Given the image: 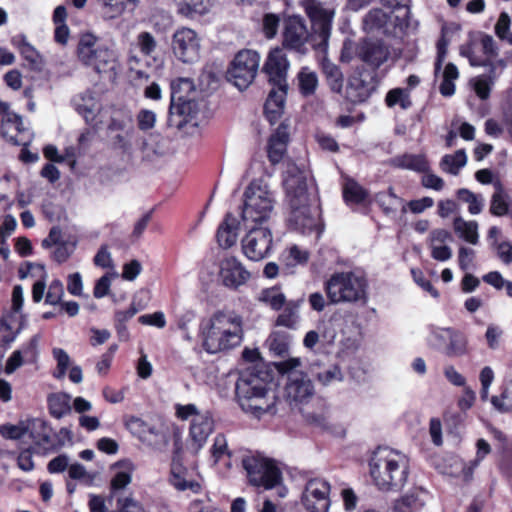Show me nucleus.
<instances>
[{
	"label": "nucleus",
	"mask_w": 512,
	"mask_h": 512,
	"mask_svg": "<svg viewBox=\"0 0 512 512\" xmlns=\"http://www.w3.org/2000/svg\"><path fill=\"white\" fill-rule=\"evenodd\" d=\"M444 354L448 357H459L467 353L468 341L466 336L459 330L453 328Z\"/></svg>",
	"instance_id": "41"
},
{
	"label": "nucleus",
	"mask_w": 512,
	"mask_h": 512,
	"mask_svg": "<svg viewBox=\"0 0 512 512\" xmlns=\"http://www.w3.org/2000/svg\"><path fill=\"white\" fill-rule=\"evenodd\" d=\"M118 274L113 272L112 274H105L96 281L93 289V295L95 298L100 299L107 296L110 292L112 278L117 277Z\"/></svg>",
	"instance_id": "55"
},
{
	"label": "nucleus",
	"mask_w": 512,
	"mask_h": 512,
	"mask_svg": "<svg viewBox=\"0 0 512 512\" xmlns=\"http://www.w3.org/2000/svg\"><path fill=\"white\" fill-rule=\"evenodd\" d=\"M281 18L279 14L265 13L262 16L260 29L266 39H274L278 34Z\"/></svg>",
	"instance_id": "47"
},
{
	"label": "nucleus",
	"mask_w": 512,
	"mask_h": 512,
	"mask_svg": "<svg viewBox=\"0 0 512 512\" xmlns=\"http://www.w3.org/2000/svg\"><path fill=\"white\" fill-rule=\"evenodd\" d=\"M467 163V155L464 149L457 150L454 154L444 155L440 162L443 171L457 175L462 167Z\"/></svg>",
	"instance_id": "40"
},
{
	"label": "nucleus",
	"mask_w": 512,
	"mask_h": 512,
	"mask_svg": "<svg viewBox=\"0 0 512 512\" xmlns=\"http://www.w3.org/2000/svg\"><path fill=\"white\" fill-rule=\"evenodd\" d=\"M452 330H453V328H451V327H447V328L434 327V326L431 327L430 334L428 337L429 344L433 348L444 352V350L448 344L449 338L451 337L450 335L452 333Z\"/></svg>",
	"instance_id": "45"
},
{
	"label": "nucleus",
	"mask_w": 512,
	"mask_h": 512,
	"mask_svg": "<svg viewBox=\"0 0 512 512\" xmlns=\"http://www.w3.org/2000/svg\"><path fill=\"white\" fill-rule=\"evenodd\" d=\"M343 197L348 203L359 204L367 197V192L356 181L349 179L343 187Z\"/></svg>",
	"instance_id": "46"
},
{
	"label": "nucleus",
	"mask_w": 512,
	"mask_h": 512,
	"mask_svg": "<svg viewBox=\"0 0 512 512\" xmlns=\"http://www.w3.org/2000/svg\"><path fill=\"white\" fill-rule=\"evenodd\" d=\"M202 335L208 353L231 349L242 340V318L235 312H216L203 325Z\"/></svg>",
	"instance_id": "4"
},
{
	"label": "nucleus",
	"mask_w": 512,
	"mask_h": 512,
	"mask_svg": "<svg viewBox=\"0 0 512 512\" xmlns=\"http://www.w3.org/2000/svg\"><path fill=\"white\" fill-rule=\"evenodd\" d=\"M409 458L390 447H378L369 459V473L374 485L383 492H398L406 484Z\"/></svg>",
	"instance_id": "2"
},
{
	"label": "nucleus",
	"mask_w": 512,
	"mask_h": 512,
	"mask_svg": "<svg viewBox=\"0 0 512 512\" xmlns=\"http://www.w3.org/2000/svg\"><path fill=\"white\" fill-rule=\"evenodd\" d=\"M315 377L323 386H328L335 382H341L343 380V373L338 365H331L317 372Z\"/></svg>",
	"instance_id": "50"
},
{
	"label": "nucleus",
	"mask_w": 512,
	"mask_h": 512,
	"mask_svg": "<svg viewBox=\"0 0 512 512\" xmlns=\"http://www.w3.org/2000/svg\"><path fill=\"white\" fill-rule=\"evenodd\" d=\"M214 430V419L210 411L191 419L189 436L194 452H199L206 444L208 437Z\"/></svg>",
	"instance_id": "23"
},
{
	"label": "nucleus",
	"mask_w": 512,
	"mask_h": 512,
	"mask_svg": "<svg viewBox=\"0 0 512 512\" xmlns=\"http://www.w3.org/2000/svg\"><path fill=\"white\" fill-rule=\"evenodd\" d=\"M300 365V360L292 358L279 364V371L288 373L285 387L287 398L292 402H304L312 397L314 388L311 380L302 372L294 370Z\"/></svg>",
	"instance_id": "15"
},
{
	"label": "nucleus",
	"mask_w": 512,
	"mask_h": 512,
	"mask_svg": "<svg viewBox=\"0 0 512 512\" xmlns=\"http://www.w3.org/2000/svg\"><path fill=\"white\" fill-rule=\"evenodd\" d=\"M368 280L358 270L333 273L324 282V291L330 304H365L368 300Z\"/></svg>",
	"instance_id": "6"
},
{
	"label": "nucleus",
	"mask_w": 512,
	"mask_h": 512,
	"mask_svg": "<svg viewBox=\"0 0 512 512\" xmlns=\"http://www.w3.org/2000/svg\"><path fill=\"white\" fill-rule=\"evenodd\" d=\"M455 233L466 242L476 245L479 241L478 224L476 221H466L462 217H456L453 221Z\"/></svg>",
	"instance_id": "38"
},
{
	"label": "nucleus",
	"mask_w": 512,
	"mask_h": 512,
	"mask_svg": "<svg viewBox=\"0 0 512 512\" xmlns=\"http://www.w3.org/2000/svg\"><path fill=\"white\" fill-rule=\"evenodd\" d=\"M64 294L63 284L59 280L51 282L48 291L45 296V302L51 305L60 303V300Z\"/></svg>",
	"instance_id": "59"
},
{
	"label": "nucleus",
	"mask_w": 512,
	"mask_h": 512,
	"mask_svg": "<svg viewBox=\"0 0 512 512\" xmlns=\"http://www.w3.org/2000/svg\"><path fill=\"white\" fill-rule=\"evenodd\" d=\"M289 62L282 49L272 50L264 64L263 71L267 74L272 88L264 105L266 118L274 124L282 116L285 97L288 90L287 71Z\"/></svg>",
	"instance_id": "5"
},
{
	"label": "nucleus",
	"mask_w": 512,
	"mask_h": 512,
	"mask_svg": "<svg viewBox=\"0 0 512 512\" xmlns=\"http://www.w3.org/2000/svg\"><path fill=\"white\" fill-rule=\"evenodd\" d=\"M75 110L84 118L86 124L97 130L103 123L99 114L101 103L92 92H85L74 99Z\"/></svg>",
	"instance_id": "24"
},
{
	"label": "nucleus",
	"mask_w": 512,
	"mask_h": 512,
	"mask_svg": "<svg viewBox=\"0 0 512 512\" xmlns=\"http://www.w3.org/2000/svg\"><path fill=\"white\" fill-rule=\"evenodd\" d=\"M356 56L375 71L389 59L390 50L383 41L367 38L357 44Z\"/></svg>",
	"instance_id": "20"
},
{
	"label": "nucleus",
	"mask_w": 512,
	"mask_h": 512,
	"mask_svg": "<svg viewBox=\"0 0 512 512\" xmlns=\"http://www.w3.org/2000/svg\"><path fill=\"white\" fill-rule=\"evenodd\" d=\"M137 45L140 52L145 56H151L157 48V42L149 32H141L137 36Z\"/></svg>",
	"instance_id": "54"
},
{
	"label": "nucleus",
	"mask_w": 512,
	"mask_h": 512,
	"mask_svg": "<svg viewBox=\"0 0 512 512\" xmlns=\"http://www.w3.org/2000/svg\"><path fill=\"white\" fill-rule=\"evenodd\" d=\"M211 0H181L177 4V11L180 15L194 19L208 12Z\"/></svg>",
	"instance_id": "37"
},
{
	"label": "nucleus",
	"mask_w": 512,
	"mask_h": 512,
	"mask_svg": "<svg viewBox=\"0 0 512 512\" xmlns=\"http://www.w3.org/2000/svg\"><path fill=\"white\" fill-rule=\"evenodd\" d=\"M188 471L180 464L173 463L171 468V484L179 491L191 490L193 493H198L201 490V485L192 479L187 478Z\"/></svg>",
	"instance_id": "33"
},
{
	"label": "nucleus",
	"mask_w": 512,
	"mask_h": 512,
	"mask_svg": "<svg viewBox=\"0 0 512 512\" xmlns=\"http://www.w3.org/2000/svg\"><path fill=\"white\" fill-rule=\"evenodd\" d=\"M114 133L115 135H109L112 146L124 152L128 151L131 148L129 129Z\"/></svg>",
	"instance_id": "61"
},
{
	"label": "nucleus",
	"mask_w": 512,
	"mask_h": 512,
	"mask_svg": "<svg viewBox=\"0 0 512 512\" xmlns=\"http://www.w3.org/2000/svg\"><path fill=\"white\" fill-rule=\"evenodd\" d=\"M241 244L244 255L252 261H260L271 254L273 235L268 227L249 225Z\"/></svg>",
	"instance_id": "16"
},
{
	"label": "nucleus",
	"mask_w": 512,
	"mask_h": 512,
	"mask_svg": "<svg viewBox=\"0 0 512 512\" xmlns=\"http://www.w3.org/2000/svg\"><path fill=\"white\" fill-rule=\"evenodd\" d=\"M239 222L231 213H227L217 230L216 238L220 247L228 249L237 242Z\"/></svg>",
	"instance_id": "27"
},
{
	"label": "nucleus",
	"mask_w": 512,
	"mask_h": 512,
	"mask_svg": "<svg viewBox=\"0 0 512 512\" xmlns=\"http://www.w3.org/2000/svg\"><path fill=\"white\" fill-rule=\"evenodd\" d=\"M276 204V194L266 179L253 180L243 194L242 221L249 225H263L272 216Z\"/></svg>",
	"instance_id": "7"
},
{
	"label": "nucleus",
	"mask_w": 512,
	"mask_h": 512,
	"mask_svg": "<svg viewBox=\"0 0 512 512\" xmlns=\"http://www.w3.org/2000/svg\"><path fill=\"white\" fill-rule=\"evenodd\" d=\"M219 277L225 287L237 289L250 278L249 271L236 257H226L220 262Z\"/></svg>",
	"instance_id": "21"
},
{
	"label": "nucleus",
	"mask_w": 512,
	"mask_h": 512,
	"mask_svg": "<svg viewBox=\"0 0 512 512\" xmlns=\"http://www.w3.org/2000/svg\"><path fill=\"white\" fill-rule=\"evenodd\" d=\"M195 89L194 83L188 78H178L171 83V99L188 98Z\"/></svg>",
	"instance_id": "51"
},
{
	"label": "nucleus",
	"mask_w": 512,
	"mask_h": 512,
	"mask_svg": "<svg viewBox=\"0 0 512 512\" xmlns=\"http://www.w3.org/2000/svg\"><path fill=\"white\" fill-rule=\"evenodd\" d=\"M78 57L99 74L112 72L116 67L114 52L99 44L97 38L89 33L82 35L79 40Z\"/></svg>",
	"instance_id": "9"
},
{
	"label": "nucleus",
	"mask_w": 512,
	"mask_h": 512,
	"mask_svg": "<svg viewBox=\"0 0 512 512\" xmlns=\"http://www.w3.org/2000/svg\"><path fill=\"white\" fill-rule=\"evenodd\" d=\"M0 135L7 142L23 146L19 159L24 163L32 161V153L29 150V144L32 140V133L23 126L22 117L17 113H7L1 117Z\"/></svg>",
	"instance_id": "13"
},
{
	"label": "nucleus",
	"mask_w": 512,
	"mask_h": 512,
	"mask_svg": "<svg viewBox=\"0 0 512 512\" xmlns=\"http://www.w3.org/2000/svg\"><path fill=\"white\" fill-rule=\"evenodd\" d=\"M391 165L396 168L408 169L415 172H427L429 163L422 154H402L395 156L390 161Z\"/></svg>",
	"instance_id": "28"
},
{
	"label": "nucleus",
	"mask_w": 512,
	"mask_h": 512,
	"mask_svg": "<svg viewBox=\"0 0 512 512\" xmlns=\"http://www.w3.org/2000/svg\"><path fill=\"white\" fill-rule=\"evenodd\" d=\"M286 200L290 208L289 224L298 231L306 232L315 226L310 212L307 191V175L296 165H289L283 179Z\"/></svg>",
	"instance_id": "3"
},
{
	"label": "nucleus",
	"mask_w": 512,
	"mask_h": 512,
	"mask_svg": "<svg viewBox=\"0 0 512 512\" xmlns=\"http://www.w3.org/2000/svg\"><path fill=\"white\" fill-rule=\"evenodd\" d=\"M132 118L128 113L122 111H116L111 116L110 122L107 126L108 134H114V132H124L131 128Z\"/></svg>",
	"instance_id": "49"
},
{
	"label": "nucleus",
	"mask_w": 512,
	"mask_h": 512,
	"mask_svg": "<svg viewBox=\"0 0 512 512\" xmlns=\"http://www.w3.org/2000/svg\"><path fill=\"white\" fill-rule=\"evenodd\" d=\"M52 353L54 359L57 362V369L53 375L57 379H62L66 375L70 366V356L65 350L61 348H54Z\"/></svg>",
	"instance_id": "53"
},
{
	"label": "nucleus",
	"mask_w": 512,
	"mask_h": 512,
	"mask_svg": "<svg viewBox=\"0 0 512 512\" xmlns=\"http://www.w3.org/2000/svg\"><path fill=\"white\" fill-rule=\"evenodd\" d=\"M260 64V55L254 50L239 51L231 62L226 77L239 90H245L254 81Z\"/></svg>",
	"instance_id": "12"
},
{
	"label": "nucleus",
	"mask_w": 512,
	"mask_h": 512,
	"mask_svg": "<svg viewBox=\"0 0 512 512\" xmlns=\"http://www.w3.org/2000/svg\"><path fill=\"white\" fill-rule=\"evenodd\" d=\"M200 112L199 104L190 98L171 99L168 114V125L182 129L187 124L197 125L196 119Z\"/></svg>",
	"instance_id": "19"
},
{
	"label": "nucleus",
	"mask_w": 512,
	"mask_h": 512,
	"mask_svg": "<svg viewBox=\"0 0 512 512\" xmlns=\"http://www.w3.org/2000/svg\"><path fill=\"white\" fill-rule=\"evenodd\" d=\"M511 19L507 12H501L495 24L494 31L500 40L512 45V32H510Z\"/></svg>",
	"instance_id": "52"
},
{
	"label": "nucleus",
	"mask_w": 512,
	"mask_h": 512,
	"mask_svg": "<svg viewBox=\"0 0 512 512\" xmlns=\"http://www.w3.org/2000/svg\"><path fill=\"white\" fill-rule=\"evenodd\" d=\"M70 395L62 392L52 393L47 397L48 409L50 414L56 418L60 419L70 413L71 404Z\"/></svg>",
	"instance_id": "36"
},
{
	"label": "nucleus",
	"mask_w": 512,
	"mask_h": 512,
	"mask_svg": "<svg viewBox=\"0 0 512 512\" xmlns=\"http://www.w3.org/2000/svg\"><path fill=\"white\" fill-rule=\"evenodd\" d=\"M76 241H66L57 245L54 251V258L57 262H65L74 252Z\"/></svg>",
	"instance_id": "62"
},
{
	"label": "nucleus",
	"mask_w": 512,
	"mask_h": 512,
	"mask_svg": "<svg viewBox=\"0 0 512 512\" xmlns=\"http://www.w3.org/2000/svg\"><path fill=\"white\" fill-rule=\"evenodd\" d=\"M117 506L121 512H143V506L133 497L118 498Z\"/></svg>",
	"instance_id": "64"
},
{
	"label": "nucleus",
	"mask_w": 512,
	"mask_h": 512,
	"mask_svg": "<svg viewBox=\"0 0 512 512\" xmlns=\"http://www.w3.org/2000/svg\"><path fill=\"white\" fill-rule=\"evenodd\" d=\"M453 236L450 231L443 228H436L430 231L428 236L429 246L446 245V242L452 241Z\"/></svg>",
	"instance_id": "58"
},
{
	"label": "nucleus",
	"mask_w": 512,
	"mask_h": 512,
	"mask_svg": "<svg viewBox=\"0 0 512 512\" xmlns=\"http://www.w3.org/2000/svg\"><path fill=\"white\" fill-rule=\"evenodd\" d=\"M249 483L256 487L271 489L281 482L282 474L275 462L261 455H250L242 460Z\"/></svg>",
	"instance_id": "11"
},
{
	"label": "nucleus",
	"mask_w": 512,
	"mask_h": 512,
	"mask_svg": "<svg viewBox=\"0 0 512 512\" xmlns=\"http://www.w3.org/2000/svg\"><path fill=\"white\" fill-rule=\"evenodd\" d=\"M289 141L288 125L281 123L275 132L270 136L267 146V154L272 164L279 163L286 151Z\"/></svg>",
	"instance_id": "26"
},
{
	"label": "nucleus",
	"mask_w": 512,
	"mask_h": 512,
	"mask_svg": "<svg viewBox=\"0 0 512 512\" xmlns=\"http://www.w3.org/2000/svg\"><path fill=\"white\" fill-rule=\"evenodd\" d=\"M261 299L274 310H280L285 304L284 294L277 289L264 291Z\"/></svg>",
	"instance_id": "56"
},
{
	"label": "nucleus",
	"mask_w": 512,
	"mask_h": 512,
	"mask_svg": "<svg viewBox=\"0 0 512 512\" xmlns=\"http://www.w3.org/2000/svg\"><path fill=\"white\" fill-rule=\"evenodd\" d=\"M0 435L4 439L10 440H21L24 437L32 438V431L29 430V426L23 422L13 424L0 425Z\"/></svg>",
	"instance_id": "44"
},
{
	"label": "nucleus",
	"mask_w": 512,
	"mask_h": 512,
	"mask_svg": "<svg viewBox=\"0 0 512 512\" xmlns=\"http://www.w3.org/2000/svg\"><path fill=\"white\" fill-rule=\"evenodd\" d=\"M330 484L323 478H311L304 487L301 501L309 512H327L330 507Z\"/></svg>",
	"instance_id": "17"
},
{
	"label": "nucleus",
	"mask_w": 512,
	"mask_h": 512,
	"mask_svg": "<svg viewBox=\"0 0 512 512\" xmlns=\"http://www.w3.org/2000/svg\"><path fill=\"white\" fill-rule=\"evenodd\" d=\"M392 7L393 11L388 14V18L393 32H389V35L399 36L409 27L410 10L404 3Z\"/></svg>",
	"instance_id": "34"
},
{
	"label": "nucleus",
	"mask_w": 512,
	"mask_h": 512,
	"mask_svg": "<svg viewBox=\"0 0 512 512\" xmlns=\"http://www.w3.org/2000/svg\"><path fill=\"white\" fill-rule=\"evenodd\" d=\"M298 315L294 308L286 307L277 317L276 325L287 328H294L297 324Z\"/></svg>",
	"instance_id": "63"
},
{
	"label": "nucleus",
	"mask_w": 512,
	"mask_h": 512,
	"mask_svg": "<svg viewBox=\"0 0 512 512\" xmlns=\"http://www.w3.org/2000/svg\"><path fill=\"white\" fill-rule=\"evenodd\" d=\"M174 55L183 63H193L199 57L200 43L196 32L190 28L178 29L172 38Z\"/></svg>",
	"instance_id": "18"
},
{
	"label": "nucleus",
	"mask_w": 512,
	"mask_h": 512,
	"mask_svg": "<svg viewBox=\"0 0 512 512\" xmlns=\"http://www.w3.org/2000/svg\"><path fill=\"white\" fill-rule=\"evenodd\" d=\"M125 9L126 0H118L101 6L102 15L105 19H115L121 16Z\"/></svg>",
	"instance_id": "57"
},
{
	"label": "nucleus",
	"mask_w": 512,
	"mask_h": 512,
	"mask_svg": "<svg viewBox=\"0 0 512 512\" xmlns=\"http://www.w3.org/2000/svg\"><path fill=\"white\" fill-rule=\"evenodd\" d=\"M307 44L313 49L326 51L325 45H316L313 40V31L308 30L305 20L299 15L286 18L283 22L282 45L284 48L300 54L307 52Z\"/></svg>",
	"instance_id": "10"
},
{
	"label": "nucleus",
	"mask_w": 512,
	"mask_h": 512,
	"mask_svg": "<svg viewBox=\"0 0 512 512\" xmlns=\"http://www.w3.org/2000/svg\"><path fill=\"white\" fill-rule=\"evenodd\" d=\"M377 86L378 80L375 71L357 68L349 75L341 96L352 104H361L370 98Z\"/></svg>",
	"instance_id": "14"
},
{
	"label": "nucleus",
	"mask_w": 512,
	"mask_h": 512,
	"mask_svg": "<svg viewBox=\"0 0 512 512\" xmlns=\"http://www.w3.org/2000/svg\"><path fill=\"white\" fill-rule=\"evenodd\" d=\"M298 87L300 93L305 96H312L315 94L318 87V76L316 72L308 67H303L297 75Z\"/></svg>",
	"instance_id": "39"
},
{
	"label": "nucleus",
	"mask_w": 512,
	"mask_h": 512,
	"mask_svg": "<svg viewBox=\"0 0 512 512\" xmlns=\"http://www.w3.org/2000/svg\"><path fill=\"white\" fill-rule=\"evenodd\" d=\"M495 192L491 197L490 212L494 216L506 215L509 211V196L504 192L500 182L495 183Z\"/></svg>",
	"instance_id": "42"
},
{
	"label": "nucleus",
	"mask_w": 512,
	"mask_h": 512,
	"mask_svg": "<svg viewBox=\"0 0 512 512\" xmlns=\"http://www.w3.org/2000/svg\"><path fill=\"white\" fill-rule=\"evenodd\" d=\"M427 497L428 492L425 489L413 487L394 502L393 512H420Z\"/></svg>",
	"instance_id": "25"
},
{
	"label": "nucleus",
	"mask_w": 512,
	"mask_h": 512,
	"mask_svg": "<svg viewBox=\"0 0 512 512\" xmlns=\"http://www.w3.org/2000/svg\"><path fill=\"white\" fill-rule=\"evenodd\" d=\"M113 468L117 469V471L111 479L110 488L112 491L122 490L132 481L134 465L129 460H123L115 463Z\"/></svg>",
	"instance_id": "32"
},
{
	"label": "nucleus",
	"mask_w": 512,
	"mask_h": 512,
	"mask_svg": "<svg viewBox=\"0 0 512 512\" xmlns=\"http://www.w3.org/2000/svg\"><path fill=\"white\" fill-rule=\"evenodd\" d=\"M376 202L386 215H395L398 208L401 207L402 213H406V205L390 187L387 192H379L376 195Z\"/></svg>",
	"instance_id": "35"
},
{
	"label": "nucleus",
	"mask_w": 512,
	"mask_h": 512,
	"mask_svg": "<svg viewBox=\"0 0 512 512\" xmlns=\"http://www.w3.org/2000/svg\"><path fill=\"white\" fill-rule=\"evenodd\" d=\"M322 71L330 90L342 95L344 90V76L340 67L330 60L324 59L322 62Z\"/></svg>",
	"instance_id": "31"
},
{
	"label": "nucleus",
	"mask_w": 512,
	"mask_h": 512,
	"mask_svg": "<svg viewBox=\"0 0 512 512\" xmlns=\"http://www.w3.org/2000/svg\"><path fill=\"white\" fill-rule=\"evenodd\" d=\"M212 458L214 463H219L223 461L224 465L227 467L231 466L230 458L231 452L228 449V443L225 435L217 434L214 438V443L211 448Z\"/></svg>",
	"instance_id": "43"
},
{
	"label": "nucleus",
	"mask_w": 512,
	"mask_h": 512,
	"mask_svg": "<svg viewBox=\"0 0 512 512\" xmlns=\"http://www.w3.org/2000/svg\"><path fill=\"white\" fill-rule=\"evenodd\" d=\"M270 375L256 367L243 370L236 382V398L241 409L256 418L274 414L276 395L269 386Z\"/></svg>",
	"instance_id": "1"
},
{
	"label": "nucleus",
	"mask_w": 512,
	"mask_h": 512,
	"mask_svg": "<svg viewBox=\"0 0 512 512\" xmlns=\"http://www.w3.org/2000/svg\"><path fill=\"white\" fill-rule=\"evenodd\" d=\"M73 433L69 428L63 427L54 432L51 428L43 427L42 432L38 433L36 441L34 440V452L57 451L68 443H72Z\"/></svg>",
	"instance_id": "22"
},
{
	"label": "nucleus",
	"mask_w": 512,
	"mask_h": 512,
	"mask_svg": "<svg viewBox=\"0 0 512 512\" xmlns=\"http://www.w3.org/2000/svg\"><path fill=\"white\" fill-rule=\"evenodd\" d=\"M390 26L388 14L381 9H372L363 18V28L367 32L382 31L389 35V32H393Z\"/></svg>",
	"instance_id": "30"
},
{
	"label": "nucleus",
	"mask_w": 512,
	"mask_h": 512,
	"mask_svg": "<svg viewBox=\"0 0 512 512\" xmlns=\"http://www.w3.org/2000/svg\"><path fill=\"white\" fill-rule=\"evenodd\" d=\"M457 196L460 200L469 204L468 211L472 215L479 214L484 206V198L481 195H477L472 191L462 188L457 191Z\"/></svg>",
	"instance_id": "48"
},
{
	"label": "nucleus",
	"mask_w": 512,
	"mask_h": 512,
	"mask_svg": "<svg viewBox=\"0 0 512 512\" xmlns=\"http://www.w3.org/2000/svg\"><path fill=\"white\" fill-rule=\"evenodd\" d=\"M156 123V114L155 112L142 109L139 111L137 115V124L140 130L147 131L152 129Z\"/></svg>",
	"instance_id": "60"
},
{
	"label": "nucleus",
	"mask_w": 512,
	"mask_h": 512,
	"mask_svg": "<svg viewBox=\"0 0 512 512\" xmlns=\"http://www.w3.org/2000/svg\"><path fill=\"white\" fill-rule=\"evenodd\" d=\"M300 4L310 21L316 45H325L328 48L335 17V7L332 2L330 0H301Z\"/></svg>",
	"instance_id": "8"
},
{
	"label": "nucleus",
	"mask_w": 512,
	"mask_h": 512,
	"mask_svg": "<svg viewBox=\"0 0 512 512\" xmlns=\"http://www.w3.org/2000/svg\"><path fill=\"white\" fill-rule=\"evenodd\" d=\"M487 67L489 68L488 74L476 76L470 81L476 95L482 100L489 98L491 88L498 78V74L496 73V65L491 62Z\"/></svg>",
	"instance_id": "29"
}]
</instances>
